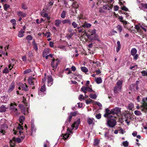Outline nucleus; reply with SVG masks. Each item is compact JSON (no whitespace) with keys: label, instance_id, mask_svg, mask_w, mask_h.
<instances>
[{"label":"nucleus","instance_id":"obj_1","mask_svg":"<svg viewBox=\"0 0 147 147\" xmlns=\"http://www.w3.org/2000/svg\"><path fill=\"white\" fill-rule=\"evenodd\" d=\"M117 122L114 116L110 115L108 119L107 125L110 127H113L116 124Z\"/></svg>","mask_w":147,"mask_h":147},{"label":"nucleus","instance_id":"obj_2","mask_svg":"<svg viewBox=\"0 0 147 147\" xmlns=\"http://www.w3.org/2000/svg\"><path fill=\"white\" fill-rule=\"evenodd\" d=\"M123 81L121 80H119L116 83V86H115L114 89L115 93H117L120 92L121 91Z\"/></svg>","mask_w":147,"mask_h":147},{"label":"nucleus","instance_id":"obj_3","mask_svg":"<svg viewBox=\"0 0 147 147\" xmlns=\"http://www.w3.org/2000/svg\"><path fill=\"white\" fill-rule=\"evenodd\" d=\"M137 51V49L135 48H132L131 51V54L133 56V59L136 60L138 59V57Z\"/></svg>","mask_w":147,"mask_h":147},{"label":"nucleus","instance_id":"obj_4","mask_svg":"<svg viewBox=\"0 0 147 147\" xmlns=\"http://www.w3.org/2000/svg\"><path fill=\"white\" fill-rule=\"evenodd\" d=\"M81 90L84 93L86 94L88 92H93L92 88L89 86H83L81 88Z\"/></svg>","mask_w":147,"mask_h":147},{"label":"nucleus","instance_id":"obj_5","mask_svg":"<svg viewBox=\"0 0 147 147\" xmlns=\"http://www.w3.org/2000/svg\"><path fill=\"white\" fill-rule=\"evenodd\" d=\"M137 109H139L140 108L142 111L146 113L147 111V103L145 102H144L140 107L138 106L136 107Z\"/></svg>","mask_w":147,"mask_h":147},{"label":"nucleus","instance_id":"obj_6","mask_svg":"<svg viewBox=\"0 0 147 147\" xmlns=\"http://www.w3.org/2000/svg\"><path fill=\"white\" fill-rule=\"evenodd\" d=\"M67 132L68 133V134L67 133L64 134H63L61 135V136L63 137V139L64 140L67 139L69 137L70 134H73V132L71 131V130L69 128L67 129Z\"/></svg>","mask_w":147,"mask_h":147},{"label":"nucleus","instance_id":"obj_7","mask_svg":"<svg viewBox=\"0 0 147 147\" xmlns=\"http://www.w3.org/2000/svg\"><path fill=\"white\" fill-rule=\"evenodd\" d=\"M17 105V104L14 102L11 103L10 105V109L14 111L16 113H17L18 112V110L16 107Z\"/></svg>","mask_w":147,"mask_h":147},{"label":"nucleus","instance_id":"obj_8","mask_svg":"<svg viewBox=\"0 0 147 147\" xmlns=\"http://www.w3.org/2000/svg\"><path fill=\"white\" fill-rule=\"evenodd\" d=\"M80 123V117L75 119L74 121V128H75V129H78Z\"/></svg>","mask_w":147,"mask_h":147},{"label":"nucleus","instance_id":"obj_9","mask_svg":"<svg viewBox=\"0 0 147 147\" xmlns=\"http://www.w3.org/2000/svg\"><path fill=\"white\" fill-rule=\"evenodd\" d=\"M58 61L57 60L53 59L51 62V65L52 67L53 68V69H56L58 64Z\"/></svg>","mask_w":147,"mask_h":147},{"label":"nucleus","instance_id":"obj_10","mask_svg":"<svg viewBox=\"0 0 147 147\" xmlns=\"http://www.w3.org/2000/svg\"><path fill=\"white\" fill-rule=\"evenodd\" d=\"M47 83L48 86H51L53 83V79L51 76L49 75L47 76Z\"/></svg>","mask_w":147,"mask_h":147},{"label":"nucleus","instance_id":"obj_11","mask_svg":"<svg viewBox=\"0 0 147 147\" xmlns=\"http://www.w3.org/2000/svg\"><path fill=\"white\" fill-rule=\"evenodd\" d=\"M105 129L107 130V132H105V137L110 140L113 139V136H111L109 135V130L107 128H105Z\"/></svg>","mask_w":147,"mask_h":147},{"label":"nucleus","instance_id":"obj_12","mask_svg":"<svg viewBox=\"0 0 147 147\" xmlns=\"http://www.w3.org/2000/svg\"><path fill=\"white\" fill-rule=\"evenodd\" d=\"M120 108L118 107H115L111 109V112L113 114H117L121 112Z\"/></svg>","mask_w":147,"mask_h":147},{"label":"nucleus","instance_id":"obj_13","mask_svg":"<svg viewBox=\"0 0 147 147\" xmlns=\"http://www.w3.org/2000/svg\"><path fill=\"white\" fill-rule=\"evenodd\" d=\"M5 127L6 128H7V125L6 124L2 125L0 127V132L2 133L3 135L4 134V133L5 132V131L6 130V129H5V128H4V129H3V128Z\"/></svg>","mask_w":147,"mask_h":147},{"label":"nucleus","instance_id":"obj_14","mask_svg":"<svg viewBox=\"0 0 147 147\" xmlns=\"http://www.w3.org/2000/svg\"><path fill=\"white\" fill-rule=\"evenodd\" d=\"M46 77L45 76L43 79L42 80V83L43 82L44 83L43 85L42 86L40 89V91L42 92H44L45 91L46 88H45V82L46 81Z\"/></svg>","mask_w":147,"mask_h":147},{"label":"nucleus","instance_id":"obj_15","mask_svg":"<svg viewBox=\"0 0 147 147\" xmlns=\"http://www.w3.org/2000/svg\"><path fill=\"white\" fill-rule=\"evenodd\" d=\"M17 15L19 17L25 18L26 16V14L19 11L17 12Z\"/></svg>","mask_w":147,"mask_h":147},{"label":"nucleus","instance_id":"obj_16","mask_svg":"<svg viewBox=\"0 0 147 147\" xmlns=\"http://www.w3.org/2000/svg\"><path fill=\"white\" fill-rule=\"evenodd\" d=\"M87 122L89 125L94 124L95 122V120L93 118H88L87 119Z\"/></svg>","mask_w":147,"mask_h":147},{"label":"nucleus","instance_id":"obj_17","mask_svg":"<svg viewBox=\"0 0 147 147\" xmlns=\"http://www.w3.org/2000/svg\"><path fill=\"white\" fill-rule=\"evenodd\" d=\"M21 87L22 90H24L26 91H28V89L27 86L26 84V83L24 84H21Z\"/></svg>","mask_w":147,"mask_h":147},{"label":"nucleus","instance_id":"obj_18","mask_svg":"<svg viewBox=\"0 0 147 147\" xmlns=\"http://www.w3.org/2000/svg\"><path fill=\"white\" fill-rule=\"evenodd\" d=\"M35 79L32 77H29L28 79V83L30 85H34V80Z\"/></svg>","mask_w":147,"mask_h":147},{"label":"nucleus","instance_id":"obj_19","mask_svg":"<svg viewBox=\"0 0 147 147\" xmlns=\"http://www.w3.org/2000/svg\"><path fill=\"white\" fill-rule=\"evenodd\" d=\"M105 112L106 113L104 115L105 117H107L110 114H113L111 112V110L110 111L108 109H105Z\"/></svg>","mask_w":147,"mask_h":147},{"label":"nucleus","instance_id":"obj_20","mask_svg":"<svg viewBox=\"0 0 147 147\" xmlns=\"http://www.w3.org/2000/svg\"><path fill=\"white\" fill-rule=\"evenodd\" d=\"M49 49L48 48L45 49L43 52L42 55L43 57H45V56L48 54L49 53Z\"/></svg>","mask_w":147,"mask_h":147},{"label":"nucleus","instance_id":"obj_21","mask_svg":"<svg viewBox=\"0 0 147 147\" xmlns=\"http://www.w3.org/2000/svg\"><path fill=\"white\" fill-rule=\"evenodd\" d=\"M19 107L21 109L22 113L24 114H25L26 112V108L22 104H20L19 105Z\"/></svg>","mask_w":147,"mask_h":147},{"label":"nucleus","instance_id":"obj_22","mask_svg":"<svg viewBox=\"0 0 147 147\" xmlns=\"http://www.w3.org/2000/svg\"><path fill=\"white\" fill-rule=\"evenodd\" d=\"M15 88V85L14 83L13 82L9 86V88L8 90V92H11Z\"/></svg>","mask_w":147,"mask_h":147},{"label":"nucleus","instance_id":"obj_23","mask_svg":"<svg viewBox=\"0 0 147 147\" xmlns=\"http://www.w3.org/2000/svg\"><path fill=\"white\" fill-rule=\"evenodd\" d=\"M6 106L4 105H2L0 107V112H4L6 111Z\"/></svg>","mask_w":147,"mask_h":147},{"label":"nucleus","instance_id":"obj_24","mask_svg":"<svg viewBox=\"0 0 147 147\" xmlns=\"http://www.w3.org/2000/svg\"><path fill=\"white\" fill-rule=\"evenodd\" d=\"M117 47L116 48V51L117 52H118L120 50L121 48V45L119 41H118L117 42Z\"/></svg>","mask_w":147,"mask_h":147},{"label":"nucleus","instance_id":"obj_25","mask_svg":"<svg viewBox=\"0 0 147 147\" xmlns=\"http://www.w3.org/2000/svg\"><path fill=\"white\" fill-rule=\"evenodd\" d=\"M82 76L81 75H78L76 76L74 75V79L77 81H80V80L82 78Z\"/></svg>","mask_w":147,"mask_h":147},{"label":"nucleus","instance_id":"obj_26","mask_svg":"<svg viewBox=\"0 0 147 147\" xmlns=\"http://www.w3.org/2000/svg\"><path fill=\"white\" fill-rule=\"evenodd\" d=\"M19 136L21 138L22 140H23L25 138V136L24 135L23 132H21V131H19Z\"/></svg>","mask_w":147,"mask_h":147},{"label":"nucleus","instance_id":"obj_27","mask_svg":"<svg viewBox=\"0 0 147 147\" xmlns=\"http://www.w3.org/2000/svg\"><path fill=\"white\" fill-rule=\"evenodd\" d=\"M32 44L33 45V47L34 49L36 51H37L38 48L37 44L35 42L34 40L32 42Z\"/></svg>","mask_w":147,"mask_h":147},{"label":"nucleus","instance_id":"obj_28","mask_svg":"<svg viewBox=\"0 0 147 147\" xmlns=\"http://www.w3.org/2000/svg\"><path fill=\"white\" fill-rule=\"evenodd\" d=\"M91 24L90 23H85L82 25L84 28H89L91 26Z\"/></svg>","mask_w":147,"mask_h":147},{"label":"nucleus","instance_id":"obj_29","mask_svg":"<svg viewBox=\"0 0 147 147\" xmlns=\"http://www.w3.org/2000/svg\"><path fill=\"white\" fill-rule=\"evenodd\" d=\"M25 119V117L24 116H21L20 117L19 120L20 122V123L21 124H23V122L24 121Z\"/></svg>","mask_w":147,"mask_h":147},{"label":"nucleus","instance_id":"obj_30","mask_svg":"<svg viewBox=\"0 0 147 147\" xmlns=\"http://www.w3.org/2000/svg\"><path fill=\"white\" fill-rule=\"evenodd\" d=\"M95 80L96 82L98 84H100L102 82V79L100 77L95 78Z\"/></svg>","mask_w":147,"mask_h":147},{"label":"nucleus","instance_id":"obj_31","mask_svg":"<svg viewBox=\"0 0 147 147\" xmlns=\"http://www.w3.org/2000/svg\"><path fill=\"white\" fill-rule=\"evenodd\" d=\"M55 25L57 27L59 26V24L61 23V21L60 20H57L55 21Z\"/></svg>","mask_w":147,"mask_h":147},{"label":"nucleus","instance_id":"obj_32","mask_svg":"<svg viewBox=\"0 0 147 147\" xmlns=\"http://www.w3.org/2000/svg\"><path fill=\"white\" fill-rule=\"evenodd\" d=\"M100 142V141L99 140L96 139L94 140V145L95 146H98V145L99 144Z\"/></svg>","mask_w":147,"mask_h":147},{"label":"nucleus","instance_id":"obj_33","mask_svg":"<svg viewBox=\"0 0 147 147\" xmlns=\"http://www.w3.org/2000/svg\"><path fill=\"white\" fill-rule=\"evenodd\" d=\"M62 22L63 24L68 23L69 25H70L71 24L70 20L68 19L64 20L62 21Z\"/></svg>","mask_w":147,"mask_h":147},{"label":"nucleus","instance_id":"obj_34","mask_svg":"<svg viewBox=\"0 0 147 147\" xmlns=\"http://www.w3.org/2000/svg\"><path fill=\"white\" fill-rule=\"evenodd\" d=\"M81 69L82 71L84 73H86L88 71V69L84 66L81 67Z\"/></svg>","mask_w":147,"mask_h":147},{"label":"nucleus","instance_id":"obj_35","mask_svg":"<svg viewBox=\"0 0 147 147\" xmlns=\"http://www.w3.org/2000/svg\"><path fill=\"white\" fill-rule=\"evenodd\" d=\"M141 4L142 6L141 7V8L140 7H139V8L140 9H142L143 8L145 9H147V3L143 4L141 3Z\"/></svg>","mask_w":147,"mask_h":147},{"label":"nucleus","instance_id":"obj_36","mask_svg":"<svg viewBox=\"0 0 147 147\" xmlns=\"http://www.w3.org/2000/svg\"><path fill=\"white\" fill-rule=\"evenodd\" d=\"M103 7L104 9H108L109 10H110L111 9V7L108 5H104Z\"/></svg>","mask_w":147,"mask_h":147},{"label":"nucleus","instance_id":"obj_37","mask_svg":"<svg viewBox=\"0 0 147 147\" xmlns=\"http://www.w3.org/2000/svg\"><path fill=\"white\" fill-rule=\"evenodd\" d=\"M90 96L92 98L95 99L97 97V95L95 94L90 93Z\"/></svg>","mask_w":147,"mask_h":147},{"label":"nucleus","instance_id":"obj_38","mask_svg":"<svg viewBox=\"0 0 147 147\" xmlns=\"http://www.w3.org/2000/svg\"><path fill=\"white\" fill-rule=\"evenodd\" d=\"M88 31L90 32L91 35H93L96 33V30L94 29H90Z\"/></svg>","mask_w":147,"mask_h":147},{"label":"nucleus","instance_id":"obj_39","mask_svg":"<svg viewBox=\"0 0 147 147\" xmlns=\"http://www.w3.org/2000/svg\"><path fill=\"white\" fill-rule=\"evenodd\" d=\"M117 30L119 31V32L120 33L122 30V27L120 25H118L117 26Z\"/></svg>","mask_w":147,"mask_h":147},{"label":"nucleus","instance_id":"obj_40","mask_svg":"<svg viewBox=\"0 0 147 147\" xmlns=\"http://www.w3.org/2000/svg\"><path fill=\"white\" fill-rule=\"evenodd\" d=\"M134 113L135 115L137 116L140 115H142L141 113L139 111L136 110L134 111Z\"/></svg>","mask_w":147,"mask_h":147},{"label":"nucleus","instance_id":"obj_41","mask_svg":"<svg viewBox=\"0 0 147 147\" xmlns=\"http://www.w3.org/2000/svg\"><path fill=\"white\" fill-rule=\"evenodd\" d=\"M134 107V105L132 103H130L129 104L128 108L129 110H131Z\"/></svg>","mask_w":147,"mask_h":147},{"label":"nucleus","instance_id":"obj_42","mask_svg":"<svg viewBox=\"0 0 147 147\" xmlns=\"http://www.w3.org/2000/svg\"><path fill=\"white\" fill-rule=\"evenodd\" d=\"M82 27H78L75 30L76 31H78L80 33L82 32Z\"/></svg>","mask_w":147,"mask_h":147},{"label":"nucleus","instance_id":"obj_43","mask_svg":"<svg viewBox=\"0 0 147 147\" xmlns=\"http://www.w3.org/2000/svg\"><path fill=\"white\" fill-rule=\"evenodd\" d=\"M65 15H66V12L65 11H64L62 12L61 14V18H64L65 16Z\"/></svg>","mask_w":147,"mask_h":147},{"label":"nucleus","instance_id":"obj_44","mask_svg":"<svg viewBox=\"0 0 147 147\" xmlns=\"http://www.w3.org/2000/svg\"><path fill=\"white\" fill-rule=\"evenodd\" d=\"M70 114L71 115L69 116V122L71 121L72 119V117L74 116V113L71 112L70 113Z\"/></svg>","mask_w":147,"mask_h":147},{"label":"nucleus","instance_id":"obj_45","mask_svg":"<svg viewBox=\"0 0 147 147\" xmlns=\"http://www.w3.org/2000/svg\"><path fill=\"white\" fill-rule=\"evenodd\" d=\"M23 126H21L20 124H19V125L17 127V129L21 131V130H23Z\"/></svg>","mask_w":147,"mask_h":147},{"label":"nucleus","instance_id":"obj_46","mask_svg":"<svg viewBox=\"0 0 147 147\" xmlns=\"http://www.w3.org/2000/svg\"><path fill=\"white\" fill-rule=\"evenodd\" d=\"M141 73L143 76L147 75V71H143L141 72Z\"/></svg>","mask_w":147,"mask_h":147},{"label":"nucleus","instance_id":"obj_47","mask_svg":"<svg viewBox=\"0 0 147 147\" xmlns=\"http://www.w3.org/2000/svg\"><path fill=\"white\" fill-rule=\"evenodd\" d=\"M26 39L27 40H31L32 39V37L31 35H29L26 36Z\"/></svg>","mask_w":147,"mask_h":147},{"label":"nucleus","instance_id":"obj_48","mask_svg":"<svg viewBox=\"0 0 147 147\" xmlns=\"http://www.w3.org/2000/svg\"><path fill=\"white\" fill-rule=\"evenodd\" d=\"M79 99L80 100H85V97L83 95L81 94L79 96Z\"/></svg>","mask_w":147,"mask_h":147},{"label":"nucleus","instance_id":"obj_49","mask_svg":"<svg viewBox=\"0 0 147 147\" xmlns=\"http://www.w3.org/2000/svg\"><path fill=\"white\" fill-rule=\"evenodd\" d=\"M95 117L97 119H100L101 118V114H97L95 115Z\"/></svg>","mask_w":147,"mask_h":147},{"label":"nucleus","instance_id":"obj_50","mask_svg":"<svg viewBox=\"0 0 147 147\" xmlns=\"http://www.w3.org/2000/svg\"><path fill=\"white\" fill-rule=\"evenodd\" d=\"M4 9L5 10H7V9L10 7L9 5H7V4H5L4 5Z\"/></svg>","mask_w":147,"mask_h":147},{"label":"nucleus","instance_id":"obj_51","mask_svg":"<svg viewBox=\"0 0 147 147\" xmlns=\"http://www.w3.org/2000/svg\"><path fill=\"white\" fill-rule=\"evenodd\" d=\"M128 143L127 141L124 142H123V145L127 147L128 146Z\"/></svg>","mask_w":147,"mask_h":147},{"label":"nucleus","instance_id":"obj_52","mask_svg":"<svg viewBox=\"0 0 147 147\" xmlns=\"http://www.w3.org/2000/svg\"><path fill=\"white\" fill-rule=\"evenodd\" d=\"M3 73L7 74L9 72V70L7 68H6L3 71Z\"/></svg>","mask_w":147,"mask_h":147},{"label":"nucleus","instance_id":"obj_53","mask_svg":"<svg viewBox=\"0 0 147 147\" xmlns=\"http://www.w3.org/2000/svg\"><path fill=\"white\" fill-rule=\"evenodd\" d=\"M10 21L13 25H16V21L15 19H12Z\"/></svg>","mask_w":147,"mask_h":147},{"label":"nucleus","instance_id":"obj_54","mask_svg":"<svg viewBox=\"0 0 147 147\" xmlns=\"http://www.w3.org/2000/svg\"><path fill=\"white\" fill-rule=\"evenodd\" d=\"M28 55L30 57L33 56V53L32 51H30L28 52Z\"/></svg>","mask_w":147,"mask_h":147},{"label":"nucleus","instance_id":"obj_55","mask_svg":"<svg viewBox=\"0 0 147 147\" xmlns=\"http://www.w3.org/2000/svg\"><path fill=\"white\" fill-rule=\"evenodd\" d=\"M141 26L138 25H136L135 28L136 30L139 31V30L141 29Z\"/></svg>","mask_w":147,"mask_h":147},{"label":"nucleus","instance_id":"obj_56","mask_svg":"<svg viewBox=\"0 0 147 147\" xmlns=\"http://www.w3.org/2000/svg\"><path fill=\"white\" fill-rule=\"evenodd\" d=\"M22 8L24 10H26L27 9V7L26 5L23 4L22 5Z\"/></svg>","mask_w":147,"mask_h":147},{"label":"nucleus","instance_id":"obj_57","mask_svg":"<svg viewBox=\"0 0 147 147\" xmlns=\"http://www.w3.org/2000/svg\"><path fill=\"white\" fill-rule=\"evenodd\" d=\"M77 105H76V106H78V108H81L82 107L83 104L82 103H78L77 104Z\"/></svg>","mask_w":147,"mask_h":147},{"label":"nucleus","instance_id":"obj_58","mask_svg":"<svg viewBox=\"0 0 147 147\" xmlns=\"http://www.w3.org/2000/svg\"><path fill=\"white\" fill-rule=\"evenodd\" d=\"M30 72H31V70L30 69H28L24 71V74H26Z\"/></svg>","mask_w":147,"mask_h":147},{"label":"nucleus","instance_id":"obj_59","mask_svg":"<svg viewBox=\"0 0 147 147\" xmlns=\"http://www.w3.org/2000/svg\"><path fill=\"white\" fill-rule=\"evenodd\" d=\"M122 9L126 11H128V9L125 6H123V7H122Z\"/></svg>","mask_w":147,"mask_h":147},{"label":"nucleus","instance_id":"obj_60","mask_svg":"<svg viewBox=\"0 0 147 147\" xmlns=\"http://www.w3.org/2000/svg\"><path fill=\"white\" fill-rule=\"evenodd\" d=\"M14 65L12 64L11 63H10L8 67L9 68V69L10 70H11V69L13 67V66Z\"/></svg>","mask_w":147,"mask_h":147},{"label":"nucleus","instance_id":"obj_61","mask_svg":"<svg viewBox=\"0 0 147 147\" xmlns=\"http://www.w3.org/2000/svg\"><path fill=\"white\" fill-rule=\"evenodd\" d=\"M65 71H68V72L67 73V74H69L71 73V71L70 70V69H69V68H66L65 69Z\"/></svg>","mask_w":147,"mask_h":147},{"label":"nucleus","instance_id":"obj_62","mask_svg":"<svg viewBox=\"0 0 147 147\" xmlns=\"http://www.w3.org/2000/svg\"><path fill=\"white\" fill-rule=\"evenodd\" d=\"M119 131V133H121L122 134H123L125 132V131H124L123 130L122 128H120Z\"/></svg>","mask_w":147,"mask_h":147},{"label":"nucleus","instance_id":"obj_63","mask_svg":"<svg viewBox=\"0 0 147 147\" xmlns=\"http://www.w3.org/2000/svg\"><path fill=\"white\" fill-rule=\"evenodd\" d=\"M119 7L117 5H115L114 7V10L117 11L118 10Z\"/></svg>","mask_w":147,"mask_h":147},{"label":"nucleus","instance_id":"obj_64","mask_svg":"<svg viewBox=\"0 0 147 147\" xmlns=\"http://www.w3.org/2000/svg\"><path fill=\"white\" fill-rule=\"evenodd\" d=\"M21 139L20 138H17L16 140V141L18 142V143H20L21 141Z\"/></svg>","mask_w":147,"mask_h":147}]
</instances>
